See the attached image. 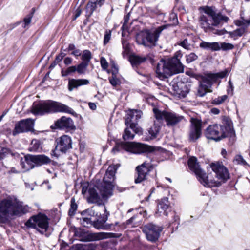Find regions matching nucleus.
<instances>
[{"label": "nucleus", "instance_id": "obj_1", "mask_svg": "<svg viewBox=\"0 0 250 250\" xmlns=\"http://www.w3.org/2000/svg\"><path fill=\"white\" fill-rule=\"evenodd\" d=\"M190 169L194 172L200 182L205 187H219L229 178V174L227 169L219 164L212 163L211 167L215 173L213 178L211 174H206L200 168L197 159L195 157H190L188 161Z\"/></svg>", "mask_w": 250, "mask_h": 250}, {"label": "nucleus", "instance_id": "obj_2", "mask_svg": "<svg viewBox=\"0 0 250 250\" xmlns=\"http://www.w3.org/2000/svg\"><path fill=\"white\" fill-rule=\"evenodd\" d=\"M183 55L180 51H177L174 56L167 60H162L158 63L156 72L158 77L162 80L173 74L183 72L184 66L180 62Z\"/></svg>", "mask_w": 250, "mask_h": 250}, {"label": "nucleus", "instance_id": "obj_3", "mask_svg": "<svg viewBox=\"0 0 250 250\" xmlns=\"http://www.w3.org/2000/svg\"><path fill=\"white\" fill-rule=\"evenodd\" d=\"M32 112L35 115H43L45 113L64 112L72 115L75 112L69 106L58 102L51 100L45 101L33 106Z\"/></svg>", "mask_w": 250, "mask_h": 250}, {"label": "nucleus", "instance_id": "obj_4", "mask_svg": "<svg viewBox=\"0 0 250 250\" xmlns=\"http://www.w3.org/2000/svg\"><path fill=\"white\" fill-rule=\"evenodd\" d=\"M122 150L129 153L140 154L146 152H150L156 150V147L146 144L136 142H121L117 143L113 148L112 152L116 153Z\"/></svg>", "mask_w": 250, "mask_h": 250}, {"label": "nucleus", "instance_id": "obj_5", "mask_svg": "<svg viewBox=\"0 0 250 250\" xmlns=\"http://www.w3.org/2000/svg\"><path fill=\"white\" fill-rule=\"evenodd\" d=\"M205 13L206 15L201 17V25L206 32L213 26H218L221 21H227L229 20L228 17L216 13L211 7L205 8Z\"/></svg>", "mask_w": 250, "mask_h": 250}, {"label": "nucleus", "instance_id": "obj_6", "mask_svg": "<svg viewBox=\"0 0 250 250\" xmlns=\"http://www.w3.org/2000/svg\"><path fill=\"white\" fill-rule=\"evenodd\" d=\"M119 166H110L107 169L103 179V183L100 188L96 187L100 192V195L103 198H107L112 195L114 187L115 174Z\"/></svg>", "mask_w": 250, "mask_h": 250}, {"label": "nucleus", "instance_id": "obj_7", "mask_svg": "<svg viewBox=\"0 0 250 250\" xmlns=\"http://www.w3.org/2000/svg\"><path fill=\"white\" fill-rule=\"evenodd\" d=\"M168 26V25H163L159 26L156 29L153 33L150 32L148 30L141 32L136 35V42L138 44L143 45L145 46L154 45L162 31Z\"/></svg>", "mask_w": 250, "mask_h": 250}, {"label": "nucleus", "instance_id": "obj_8", "mask_svg": "<svg viewBox=\"0 0 250 250\" xmlns=\"http://www.w3.org/2000/svg\"><path fill=\"white\" fill-rule=\"evenodd\" d=\"M49 219L44 214L39 213L30 217L25 223L29 228L36 229L42 234H45L49 229Z\"/></svg>", "mask_w": 250, "mask_h": 250}, {"label": "nucleus", "instance_id": "obj_9", "mask_svg": "<svg viewBox=\"0 0 250 250\" xmlns=\"http://www.w3.org/2000/svg\"><path fill=\"white\" fill-rule=\"evenodd\" d=\"M16 198L8 196L0 200V222H5L12 217Z\"/></svg>", "mask_w": 250, "mask_h": 250}, {"label": "nucleus", "instance_id": "obj_10", "mask_svg": "<svg viewBox=\"0 0 250 250\" xmlns=\"http://www.w3.org/2000/svg\"><path fill=\"white\" fill-rule=\"evenodd\" d=\"M142 115L141 111L130 109L127 112L125 121L126 126H129L135 133L140 135L142 134V129L138 125L137 121Z\"/></svg>", "mask_w": 250, "mask_h": 250}, {"label": "nucleus", "instance_id": "obj_11", "mask_svg": "<svg viewBox=\"0 0 250 250\" xmlns=\"http://www.w3.org/2000/svg\"><path fill=\"white\" fill-rule=\"evenodd\" d=\"M155 117L158 122L165 121L168 126H173L179 123L182 119V116L166 111H161L156 108H153Z\"/></svg>", "mask_w": 250, "mask_h": 250}, {"label": "nucleus", "instance_id": "obj_12", "mask_svg": "<svg viewBox=\"0 0 250 250\" xmlns=\"http://www.w3.org/2000/svg\"><path fill=\"white\" fill-rule=\"evenodd\" d=\"M205 135L208 139L215 141H219L226 136L223 125L217 124L209 125L205 130Z\"/></svg>", "mask_w": 250, "mask_h": 250}, {"label": "nucleus", "instance_id": "obj_13", "mask_svg": "<svg viewBox=\"0 0 250 250\" xmlns=\"http://www.w3.org/2000/svg\"><path fill=\"white\" fill-rule=\"evenodd\" d=\"M162 228L152 223L145 225L142 231L146 234L147 239L152 242H156L160 236Z\"/></svg>", "mask_w": 250, "mask_h": 250}, {"label": "nucleus", "instance_id": "obj_14", "mask_svg": "<svg viewBox=\"0 0 250 250\" xmlns=\"http://www.w3.org/2000/svg\"><path fill=\"white\" fill-rule=\"evenodd\" d=\"M190 122L189 139L190 141L195 142L202 135V121L198 119L191 118Z\"/></svg>", "mask_w": 250, "mask_h": 250}, {"label": "nucleus", "instance_id": "obj_15", "mask_svg": "<svg viewBox=\"0 0 250 250\" xmlns=\"http://www.w3.org/2000/svg\"><path fill=\"white\" fill-rule=\"evenodd\" d=\"M33 126L34 121L32 119L29 118L21 120L15 125L13 135L16 136L19 133L31 130Z\"/></svg>", "mask_w": 250, "mask_h": 250}, {"label": "nucleus", "instance_id": "obj_16", "mask_svg": "<svg viewBox=\"0 0 250 250\" xmlns=\"http://www.w3.org/2000/svg\"><path fill=\"white\" fill-rule=\"evenodd\" d=\"M57 145L55 151L65 153L72 147L71 138L67 135H63L56 140Z\"/></svg>", "mask_w": 250, "mask_h": 250}, {"label": "nucleus", "instance_id": "obj_17", "mask_svg": "<svg viewBox=\"0 0 250 250\" xmlns=\"http://www.w3.org/2000/svg\"><path fill=\"white\" fill-rule=\"evenodd\" d=\"M152 168L151 164L146 162H144L141 165L137 167L136 170L138 176L135 180V183H139L145 180Z\"/></svg>", "mask_w": 250, "mask_h": 250}, {"label": "nucleus", "instance_id": "obj_18", "mask_svg": "<svg viewBox=\"0 0 250 250\" xmlns=\"http://www.w3.org/2000/svg\"><path fill=\"white\" fill-rule=\"evenodd\" d=\"M229 73V71L228 69L218 73H208L205 75L203 80L206 81L207 84L210 83L211 87L213 83L216 82L219 79H222L227 77Z\"/></svg>", "mask_w": 250, "mask_h": 250}, {"label": "nucleus", "instance_id": "obj_19", "mask_svg": "<svg viewBox=\"0 0 250 250\" xmlns=\"http://www.w3.org/2000/svg\"><path fill=\"white\" fill-rule=\"evenodd\" d=\"M55 126L61 129H73L75 128L74 122L70 118L62 117L55 123Z\"/></svg>", "mask_w": 250, "mask_h": 250}, {"label": "nucleus", "instance_id": "obj_20", "mask_svg": "<svg viewBox=\"0 0 250 250\" xmlns=\"http://www.w3.org/2000/svg\"><path fill=\"white\" fill-rule=\"evenodd\" d=\"M172 90L174 91L173 94L179 98L185 97L188 93L186 85L182 83L173 84Z\"/></svg>", "mask_w": 250, "mask_h": 250}, {"label": "nucleus", "instance_id": "obj_21", "mask_svg": "<svg viewBox=\"0 0 250 250\" xmlns=\"http://www.w3.org/2000/svg\"><path fill=\"white\" fill-rule=\"evenodd\" d=\"M113 234L106 232L87 233L85 236V241H94L111 237Z\"/></svg>", "mask_w": 250, "mask_h": 250}, {"label": "nucleus", "instance_id": "obj_22", "mask_svg": "<svg viewBox=\"0 0 250 250\" xmlns=\"http://www.w3.org/2000/svg\"><path fill=\"white\" fill-rule=\"evenodd\" d=\"M29 160L32 162L35 166H39L50 162V158L44 155H29Z\"/></svg>", "mask_w": 250, "mask_h": 250}, {"label": "nucleus", "instance_id": "obj_23", "mask_svg": "<svg viewBox=\"0 0 250 250\" xmlns=\"http://www.w3.org/2000/svg\"><path fill=\"white\" fill-rule=\"evenodd\" d=\"M30 208L27 205H23L22 202L19 201L16 199V203L14 207L12 217L14 216H21L29 212Z\"/></svg>", "mask_w": 250, "mask_h": 250}, {"label": "nucleus", "instance_id": "obj_24", "mask_svg": "<svg viewBox=\"0 0 250 250\" xmlns=\"http://www.w3.org/2000/svg\"><path fill=\"white\" fill-rule=\"evenodd\" d=\"M169 207V203L167 197L162 198L159 202L157 206V210L156 213L158 216L162 214L167 215V210Z\"/></svg>", "mask_w": 250, "mask_h": 250}, {"label": "nucleus", "instance_id": "obj_25", "mask_svg": "<svg viewBox=\"0 0 250 250\" xmlns=\"http://www.w3.org/2000/svg\"><path fill=\"white\" fill-rule=\"evenodd\" d=\"M89 83V81L86 79H70L68 82L69 90L72 91L74 88H77L82 85H87Z\"/></svg>", "mask_w": 250, "mask_h": 250}, {"label": "nucleus", "instance_id": "obj_26", "mask_svg": "<svg viewBox=\"0 0 250 250\" xmlns=\"http://www.w3.org/2000/svg\"><path fill=\"white\" fill-rule=\"evenodd\" d=\"M210 83L207 84L206 81H205L202 79V81L200 82V86L198 88V95L201 96H204L207 92H211L212 90L211 88Z\"/></svg>", "mask_w": 250, "mask_h": 250}, {"label": "nucleus", "instance_id": "obj_27", "mask_svg": "<svg viewBox=\"0 0 250 250\" xmlns=\"http://www.w3.org/2000/svg\"><path fill=\"white\" fill-rule=\"evenodd\" d=\"M29 155L26 156L24 159H21L20 163V165L22 167L21 172H25L34 167V164L29 160Z\"/></svg>", "mask_w": 250, "mask_h": 250}, {"label": "nucleus", "instance_id": "obj_28", "mask_svg": "<svg viewBox=\"0 0 250 250\" xmlns=\"http://www.w3.org/2000/svg\"><path fill=\"white\" fill-rule=\"evenodd\" d=\"M200 46L203 49L213 51L219 50L218 42H208L203 41L200 43Z\"/></svg>", "mask_w": 250, "mask_h": 250}, {"label": "nucleus", "instance_id": "obj_29", "mask_svg": "<svg viewBox=\"0 0 250 250\" xmlns=\"http://www.w3.org/2000/svg\"><path fill=\"white\" fill-rule=\"evenodd\" d=\"M88 193L89 196L88 197V201L89 202L95 203L98 202L100 199V196L95 188L89 187Z\"/></svg>", "mask_w": 250, "mask_h": 250}, {"label": "nucleus", "instance_id": "obj_30", "mask_svg": "<svg viewBox=\"0 0 250 250\" xmlns=\"http://www.w3.org/2000/svg\"><path fill=\"white\" fill-rule=\"evenodd\" d=\"M237 26H240V27L232 32H229V36L233 38L237 36L240 37L248 32V27H247L246 25H241Z\"/></svg>", "mask_w": 250, "mask_h": 250}, {"label": "nucleus", "instance_id": "obj_31", "mask_svg": "<svg viewBox=\"0 0 250 250\" xmlns=\"http://www.w3.org/2000/svg\"><path fill=\"white\" fill-rule=\"evenodd\" d=\"M222 124H223V127L225 131V133L229 132L232 129V122L230 119L226 116H224L222 118Z\"/></svg>", "mask_w": 250, "mask_h": 250}, {"label": "nucleus", "instance_id": "obj_32", "mask_svg": "<svg viewBox=\"0 0 250 250\" xmlns=\"http://www.w3.org/2000/svg\"><path fill=\"white\" fill-rule=\"evenodd\" d=\"M129 60L133 66L137 65L145 60V58L138 56L132 55L129 56Z\"/></svg>", "mask_w": 250, "mask_h": 250}, {"label": "nucleus", "instance_id": "obj_33", "mask_svg": "<svg viewBox=\"0 0 250 250\" xmlns=\"http://www.w3.org/2000/svg\"><path fill=\"white\" fill-rule=\"evenodd\" d=\"M160 129V125H157L156 122H155L153 125L148 130L149 134L151 135V139L155 138L156 137Z\"/></svg>", "mask_w": 250, "mask_h": 250}, {"label": "nucleus", "instance_id": "obj_34", "mask_svg": "<svg viewBox=\"0 0 250 250\" xmlns=\"http://www.w3.org/2000/svg\"><path fill=\"white\" fill-rule=\"evenodd\" d=\"M219 44V50H222L223 51H228L232 50L234 48V46L230 43L225 42H218Z\"/></svg>", "mask_w": 250, "mask_h": 250}, {"label": "nucleus", "instance_id": "obj_35", "mask_svg": "<svg viewBox=\"0 0 250 250\" xmlns=\"http://www.w3.org/2000/svg\"><path fill=\"white\" fill-rule=\"evenodd\" d=\"M129 126H126V128L125 129L124 133L123 135V138L124 140H131L134 137V134L132 133L130 130Z\"/></svg>", "mask_w": 250, "mask_h": 250}, {"label": "nucleus", "instance_id": "obj_36", "mask_svg": "<svg viewBox=\"0 0 250 250\" xmlns=\"http://www.w3.org/2000/svg\"><path fill=\"white\" fill-rule=\"evenodd\" d=\"M41 149V143L40 141L34 139L32 141L29 149L31 151H38Z\"/></svg>", "mask_w": 250, "mask_h": 250}, {"label": "nucleus", "instance_id": "obj_37", "mask_svg": "<svg viewBox=\"0 0 250 250\" xmlns=\"http://www.w3.org/2000/svg\"><path fill=\"white\" fill-rule=\"evenodd\" d=\"M233 162L235 165H240L243 166L248 165L246 161L243 159V157L240 155H237L235 156Z\"/></svg>", "mask_w": 250, "mask_h": 250}, {"label": "nucleus", "instance_id": "obj_38", "mask_svg": "<svg viewBox=\"0 0 250 250\" xmlns=\"http://www.w3.org/2000/svg\"><path fill=\"white\" fill-rule=\"evenodd\" d=\"M92 58V55L90 51L88 50H84L82 55V60L83 61V62H87L88 64L91 59Z\"/></svg>", "mask_w": 250, "mask_h": 250}, {"label": "nucleus", "instance_id": "obj_39", "mask_svg": "<svg viewBox=\"0 0 250 250\" xmlns=\"http://www.w3.org/2000/svg\"><path fill=\"white\" fill-rule=\"evenodd\" d=\"M88 65L87 62H82L76 66V71L80 74H84Z\"/></svg>", "mask_w": 250, "mask_h": 250}, {"label": "nucleus", "instance_id": "obj_40", "mask_svg": "<svg viewBox=\"0 0 250 250\" xmlns=\"http://www.w3.org/2000/svg\"><path fill=\"white\" fill-rule=\"evenodd\" d=\"M228 99V96L226 95H222L215 98L212 100V103L213 104L219 105L224 103Z\"/></svg>", "mask_w": 250, "mask_h": 250}, {"label": "nucleus", "instance_id": "obj_41", "mask_svg": "<svg viewBox=\"0 0 250 250\" xmlns=\"http://www.w3.org/2000/svg\"><path fill=\"white\" fill-rule=\"evenodd\" d=\"M235 24L236 25H246L249 27L250 26V16L247 19L241 17L240 20L235 21Z\"/></svg>", "mask_w": 250, "mask_h": 250}, {"label": "nucleus", "instance_id": "obj_42", "mask_svg": "<svg viewBox=\"0 0 250 250\" xmlns=\"http://www.w3.org/2000/svg\"><path fill=\"white\" fill-rule=\"evenodd\" d=\"M77 205L75 203V200L74 198H72L71 200V207L69 210L68 214L70 216L73 215L75 211L77 210Z\"/></svg>", "mask_w": 250, "mask_h": 250}, {"label": "nucleus", "instance_id": "obj_43", "mask_svg": "<svg viewBox=\"0 0 250 250\" xmlns=\"http://www.w3.org/2000/svg\"><path fill=\"white\" fill-rule=\"evenodd\" d=\"M198 58V56L194 53H191L189 54L186 55V62L187 63H190L192 62L195 61Z\"/></svg>", "mask_w": 250, "mask_h": 250}, {"label": "nucleus", "instance_id": "obj_44", "mask_svg": "<svg viewBox=\"0 0 250 250\" xmlns=\"http://www.w3.org/2000/svg\"><path fill=\"white\" fill-rule=\"evenodd\" d=\"M178 44L183 47L184 48L189 50L190 49L191 45L188 42V41L187 39H185L183 41L180 42L178 43Z\"/></svg>", "mask_w": 250, "mask_h": 250}, {"label": "nucleus", "instance_id": "obj_45", "mask_svg": "<svg viewBox=\"0 0 250 250\" xmlns=\"http://www.w3.org/2000/svg\"><path fill=\"white\" fill-rule=\"evenodd\" d=\"M100 64L103 70H106L108 66V63L106 60L105 58L102 57L100 58Z\"/></svg>", "mask_w": 250, "mask_h": 250}, {"label": "nucleus", "instance_id": "obj_46", "mask_svg": "<svg viewBox=\"0 0 250 250\" xmlns=\"http://www.w3.org/2000/svg\"><path fill=\"white\" fill-rule=\"evenodd\" d=\"M104 224V223L102 220H97L94 222L93 226L98 229H104L103 228Z\"/></svg>", "mask_w": 250, "mask_h": 250}, {"label": "nucleus", "instance_id": "obj_47", "mask_svg": "<svg viewBox=\"0 0 250 250\" xmlns=\"http://www.w3.org/2000/svg\"><path fill=\"white\" fill-rule=\"evenodd\" d=\"M110 64L112 67V75H116L118 71V68L115 62L111 60L110 61Z\"/></svg>", "mask_w": 250, "mask_h": 250}, {"label": "nucleus", "instance_id": "obj_48", "mask_svg": "<svg viewBox=\"0 0 250 250\" xmlns=\"http://www.w3.org/2000/svg\"><path fill=\"white\" fill-rule=\"evenodd\" d=\"M9 153V149L6 148H2L0 150V160L4 159Z\"/></svg>", "mask_w": 250, "mask_h": 250}, {"label": "nucleus", "instance_id": "obj_49", "mask_svg": "<svg viewBox=\"0 0 250 250\" xmlns=\"http://www.w3.org/2000/svg\"><path fill=\"white\" fill-rule=\"evenodd\" d=\"M111 31H106L105 32L104 40V44L105 45L107 44L110 41L111 39Z\"/></svg>", "mask_w": 250, "mask_h": 250}, {"label": "nucleus", "instance_id": "obj_50", "mask_svg": "<svg viewBox=\"0 0 250 250\" xmlns=\"http://www.w3.org/2000/svg\"><path fill=\"white\" fill-rule=\"evenodd\" d=\"M109 80L110 83L113 86H116L119 84L120 81L116 78V75H112V76L111 77L109 78Z\"/></svg>", "mask_w": 250, "mask_h": 250}, {"label": "nucleus", "instance_id": "obj_51", "mask_svg": "<svg viewBox=\"0 0 250 250\" xmlns=\"http://www.w3.org/2000/svg\"><path fill=\"white\" fill-rule=\"evenodd\" d=\"M82 193L84 195L88 189L89 187V183L88 182H83L82 184Z\"/></svg>", "mask_w": 250, "mask_h": 250}, {"label": "nucleus", "instance_id": "obj_52", "mask_svg": "<svg viewBox=\"0 0 250 250\" xmlns=\"http://www.w3.org/2000/svg\"><path fill=\"white\" fill-rule=\"evenodd\" d=\"M32 17V16L31 15H28L24 18V25H23V27L24 28H26V27H27L31 23Z\"/></svg>", "mask_w": 250, "mask_h": 250}, {"label": "nucleus", "instance_id": "obj_53", "mask_svg": "<svg viewBox=\"0 0 250 250\" xmlns=\"http://www.w3.org/2000/svg\"><path fill=\"white\" fill-rule=\"evenodd\" d=\"M65 56V53L61 52L60 54H59L58 56H56L55 60L54 61H55V63H59V62H60Z\"/></svg>", "mask_w": 250, "mask_h": 250}, {"label": "nucleus", "instance_id": "obj_54", "mask_svg": "<svg viewBox=\"0 0 250 250\" xmlns=\"http://www.w3.org/2000/svg\"><path fill=\"white\" fill-rule=\"evenodd\" d=\"M234 89V86L233 84L230 80L229 81V86L227 89L228 93H231L232 94Z\"/></svg>", "mask_w": 250, "mask_h": 250}, {"label": "nucleus", "instance_id": "obj_55", "mask_svg": "<svg viewBox=\"0 0 250 250\" xmlns=\"http://www.w3.org/2000/svg\"><path fill=\"white\" fill-rule=\"evenodd\" d=\"M104 209L105 214H104V215L103 217V218L101 220L104 223H105L106 222V221L107 220L108 217L109 215V212L107 211L105 207H104Z\"/></svg>", "mask_w": 250, "mask_h": 250}, {"label": "nucleus", "instance_id": "obj_56", "mask_svg": "<svg viewBox=\"0 0 250 250\" xmlns=\"http://www.w3.org/2000/svg\"><path fill=\"white\" fill-rule=\"evenodd\" d=\"M96 5H98L97 1L96 2H89L87 4V7L90 8L91 11H93L96 8Z\"/></svg>", "mask_w": 250, "mask_h": 250}, {"label": "nucleus", "instance_id": "obj_57", "mask_svg": "<svg viewBox=\"0 0 250 250\" xmlns=\"http://www.w3.org/2000/svg\"><path fill=\"white\" fill-rule=\"evenodd\" d=\"M67 72H68L69 75L75 72H76V66H71L67 68Z\"/></svg>", "mask_w": 250, "mask_h": 250}, {"label": "nucleus", "instance_id": "obj_58", "mask_svg": "<svg viewBox=\"0 0 250 250\" xmlns=\"http://www.w3.org/2000/svg\"><path fill=\"white\" fill-rule=\"evenodd\" d=\"M127 28H128V27H127V24L124 23L123 25L122 26V36H125V33H126V31L127 30Z\"/></svg>", "mask_w": 250, "mask_h": 250}, {"label": "nucleus", "instance_id": "obj_59", "mask_svg": "<svg viewBox=\"0 0 250 250\" xmlns=\"http://www.w3.org/2000/svg\"><path fill=\"white\" fill-rule=\"evenodd\" d=\"M21 172V170H17L15 167H11L10 169L8 171V173L9 174H18Z\"/></svg>", "mask_w": 250, "mask_h": 250}, {"label": "nucleus", "instance_id": "obj_60", "mask_svg": "<svg viewBox=\"0 0 250 250\" xmlns=\"http://www.w3.org/2000/svg\"><path fill=\"white\" fill-rule=\"evenodd\" d=\"M90 221V219L88 218H83L81 221V224L84 226H86L89 224Z\"/></svg>", "mask_w": 250, "mask_h": 250}, {"label": "nucleus", "instance_id": "obj_61", "mask_svg": "<svg viewBox=\"0 0 250 250\" xmlns=\"http://www.w3.org/2000/svg\"><path fill=\"white\" fill-rule=\"evenodd\" d=\"M72 62V59L70 57H66L64 60V63L66 65L70 64Z\"/></svg>", "mask_w": 250, "mask_h": 250}, {"label": "nucleus", "instance_id": "obj_62", "mask_svg": "<svg viewBox=\"0 0 250 250\" xmlns=\"http://www.w3.org/2000/svg\"><path fill=\"white\" fill-rule=\"evenodd\" d=\"M81 13H82L81 9L80 8H77V10L75 11L74 20H75L78 17H79L80 15H81Z\"/></svg>", "mask_w": 250, "mask_h": 250}, {"label": "nucleus", "instance_id": "obj_63", "mask_svg": "<svg viewBox=\"0 0 250 250\" xmlns=\"http://www.w3.org/2000/svg\"><path fill=\"white\" fill-rule=\"evenodd\" d=\"M71 54L76 57H78L81 55V52L79 49H75L71 53Z\"/></svg>", "mask_w": 250, "mask_h": 250}, {"label": "nucleus", "instance_id": "obj_64", "mask_svg": "<svg viewBox=\"0 0 250 250\" xmlns=\"http://www.w3.org/2000/svg\"><path fill=\"white\" fill-rule=\"evenodd\" d=\"M210 112L211 113L214 114V115H217L219 114L220 110L219 109L217 108H213L211 109Z\"/></svg>", "mask_w": 250, "mask_h": 250}]
</instances>
